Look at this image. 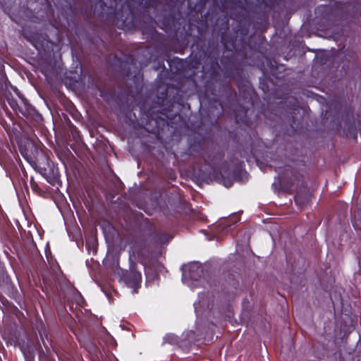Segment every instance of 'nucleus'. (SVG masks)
Wrapping results in <instances>:
<instances>
[{
  "label": "nucleus",
  "mask_w": 361,
  "mask_h": 361,
  "mask_svg": "<svg viewBox=\"0 0 361 361\" xmlns=\"http://www.w3.org/2000/svg\"><path fill=\"white\" fill-rule=\"evenodd\" d=\"M249 24L239 23L232 33L224 32L221 35V42L225 51L221 59L226 78L236 80L239 90V98L235 101L236 92L228 85L219 80L221 66L219 63L220 51L218 45L206 46V41L197 37L191 46V54L187 66L198 69L202 65V71L209 74L210 79L204 85V97L201 105L208 100L209 111L213 114V108L226 107L232 109L236 123L249 126L248 111L254 107L256 92L250 82L241 76L245 61L259 49L257 43L251 44L252 37H248Z\"/></svg>",
  "instance_id": "obj_1"
},
{
  "label": "nucleus",
  "mask_w": 361,
  "mask_h": 361,
  "mask_svg": "<svg viewBox=\"0 0 361 361\" xmlns=\"http://www.w3.org/2000/svg\"><path fill=\"white\" fill-rule=\"evenodd\" d=\"M185 20L176 6L164 0H131L115 13V25L124 32L140 30L147 39L162 41L156 24L166 33L187 40L190 34L185 31Z\"/></svg>",
  "instance_id": "obj_2"
},
{
  "label": "nucleus",
  "mask_w": 361,
  "mask_h": 361,
  "mask_svg": "<svg viewBox=\"0 0 361 361\" xmlns=\"http://www.w3.org/2000/svg\"><path fill=\"white\" fill-rule=\"evenodd\" d=\"M301 166H305L304 164L293 163L292 165L286 164L279 167L276 170L283 188L290 194L296 191L294 200L299 208L308 204L312 197L311 193L306 190L307 183L305 180V171Z\"/></svg>",
  "instance_id": "obj_3"
},
{
  "label": "nucleus",
  "mask_w": 361,
  "mask_h": 361,
  "mask_svg": "<svg viewBox=\"0 0 361 361\" xmlns=\"http://www.w3.org/2000/svg\"><path fill=\"white\" fill-rule=\"evenodd\" d=\"M171 238L168 233L160 230L156 232L150 231L147 235L141 234L135 237L132 250L134 254L136 253L138 256L143 255L157 245L168 243Z\"/></svg>",
  "instance_id": "obj_4"
},
{
  "label": "nucleus",
  "mask_w": 361,
  "mask_h": 361,
  "mask_svg": "<svg viewBox=\"0 0 361 361\" xmlns=\"http://www.w3.org/2000/svg\"><path fill=\"white\" fill-rule=\"evenodd\" d=\"M173 104H170L167 108L163 109L149 118L146 123V130L157 137L161 136L165 128L172 126L173 117L176 116V114L173 112Z\"/></svg>",
  "instance_id": "obj_5"
},
{
  "label": "nucleus",
  "mask_w": 361,
  "mask_h": 361,
  "mask_svg": "<svg viewBox=\"0 0 361 361\" xmlns=\"http://www.w3.org/2000/svg\"><path fill=\"white\" fill-rule=\"evenodd\" d=\"M19 97V99L13 98L10 94L6 96V101L11 108L18 116L25 118L27 120H34L37 123L42 121V116L39 114L36 109L32 106L23 97Z\"/></svg>",
  "instance_id": "obj_6"
},
{
  "label": "nucleus",
  "mask_w": 361,
  "mask_h": 361,
  "mask_svg": "<svg viewBox=\"0 0 361 361\" xmlns=\"http://www.w3.org/2000/svg\"><path fill=\"white\" fill-rule=\"evenodd\" d=\"M125 60H121L117 56H114V59L116 62L114 69L123 75L125 79L128 80H132L135 85V88L139 89L141 87L140 80L142 78L140 75V70L137 72L135 70L132 71V68H136V61L131 56H126Z\"/></svg>",
  "instance_id": "obj_7"
},
{
  "label": "nucleus",
  "mask_w": 361,
  "mask_h": 361,
  "mask_svg": "<svg viewBox=\"0 0 361 361\" xmlns=\"http://www.w3.org/2000/svg\"><path fill=\"white\" fill-rule=\"evenodd\" d=\"M35 47L38 51L40 59L42 61L39 64L41 72L44 76L47 77L52 69L51 64L54 57V51L52 49H44L43 44H35Z\"/></svg>",
  "instance_id": "obj_8"
},
{
  "label": "nucleus",
  "mask_w": 361,
  "mask_h": 361,
  "mask_svg": "<svg viewBox=\"0 0 361 361\" xmlns=\"http://www.w3.org/2000/svg\"><path fill=\"white\" fill-rule=\"evenodd\" d=\"M121 279L128 288L133 290V293H137L142 282V274L140 271L130 268V270L122 271Z\"/></svg>",
  "instance_id": "obj_9"
},
{
  "label": "nucleus",
  "mask_w": 361,
  "mask_h": 361,
  "mask_svg": "<svg viewBox=\"0 0 361 361\" xmlns=\"http://www.w3.org/2000/svg\"><path fill=\"white\" fill-rule=\"evenodd\" d=\"M38 171L53 186L56 185L60 180L59 169L53 161L48 160L47 166H39Z\"/></svg>",
  "instance_id": "obj_10"
},
{
  "label": "nucleus",
  "mask_w": 361,
  "mask_h": 361,
  "mask_svg": "<svg viewBox=\"0 0 361 361\" xmlns=\"http://www.w3.org/2000/svg\"><path fill=\"white\" fill-rule=\"evenodd\" d=\"M203 276V267L199 262H192L189 264L188 272L184 271L183 276L188 278L191 281H198Z\"/></svg>",
  "instance_id": "obj_11"
},
{
  "label": "nucleus",
  "mask_w": 361,
  "mask_h": 361,
  "mask_svg": "<svg viewBox=\"0 0 361 361\" xmlns=\"http://www.w3.org/2000/svg\"><path fill=\"white\" fill-rule=\"evenodd\" d=\"M66 122L73 139L75 141L78 140L80 138V132L78 128L72 123L69 118L67 117L66 118Z\"/></svg>",
  "instance_id": "obj_12"
},
{
  "label": "nucleus",
  "mask_w": 361,
  "mask_h": 361,
  "mask_svg": "<svg viewBox=\"0 0 361 361\" xmlns=\"http://www.w3.org/2000/svg\"><path fill=\"white\" fill-rule=\"evenodd\" d=\"M16 0H0V4L6 12H10L11 7L15 4Z\"/></svg>",
  "instance_id": "obj_13"
},
{
  "label": "nucleus",
  "mask_w": 361,
  "mask_h": 361,
  "mask_svg": "<svg viewBox=\"0 0 361 361\" xmlns=\"http://www.w3.org/2000/svg\"><path fill=\"white\" fill-rule=\"evenodd\" d=\"M30 183L31 189L32 190L33 192L37 194H41L42 192V189L39 188V185L37 184V182H35L33 178H31Z\"/></svg>",
  "instance_id": "obj_14"
},
{
  "label": "nucleus",
  "mask_w": 361,
  "mask_h": 361,
  "mask_svg": "<svg viewBox=\"0 0 361 361\" xmlns=\"http://www.w3.org/2000/svg\"><path fill=\"white\" fill-rule=\"evenodd\" d=\"M243 166V161H240L236 168L233 171V176L235 179H237L239 174L241 173Z\"/></svg>",
  "instance_id": "obj_15"
},
{
  "label": "nucleus",
  "mask_w": 361,
  "mask_h": 361,
  "mask_svg": "<svg viewBox=\"0 0 361 361\" xmlns=\"http://www.w3.org/2000/svg\"><path fill=\"white\" fill-rule=\"evenodd\" d=\"M207 0H199L195 5V9L198 13H202L206 6Z\"/></svg>",
  "instance_id": "obj_16"
},
{
  "label": "nucleus",
  "mask_w": 361,
  "mask_h": 361,
  "mask_svg": "<svg viewBox=\"0 0 361 361\" xmlns=\"http://www.w3.org/2000/svg\"><path fill=\"white\" fill-rule=\"evenodd\" d=\"M274 111H269L266 109H264L262 113L264 116L265 118H267L270 120L276 121V119L275 117L276 116V114L274 113Z\"/></svg>",
  "instance_id": "obj_17"
},
{
  "label": "nucleus",
  "mask_w": 361,
  "mask_h": 361,
  "mask_svg": "<svg viewBox=\"0 0 361 361\" xmlns=\"http://www.w3.org/2000/svg\"><path fill=\"white\" fill-rule=\"evenodd\" d=\"M73 299L75 301L78 306H79V307L83 306V305L85 303V300L80 294H79L78 295H76Z\"/></svg>",
  "instance_id": "obj_18"
},
{
  "label": "nucleus",
  "mask_w": 361,
  "mask_h": 361,
  "mask_svg": "<svg viewBox=\"0 0 361 361\" xmlns=\"http://www.w3.org/2000/svg\"><path fill=\"white\" fill-rule=\"evenodd\" d=\"M175 338L173 337V336L172 335H166L164 338V340L166 341V342H169L170 343H172V341Z\"/></svg>",
  "instance_id": "obj_19"
},
{
  "label": "nucleus",
  "mask_w": 361,
  "mask_h": 361,
  "mask_svg": "<svg viewBox=\"0 0 361 361\" xmlns=\"http://www.w3.org/2000/svg\"><path fill=\"white\" fill-rule=\"evenodd\" d=\"M232 184H233V181L230 179L224 180V185L227 188L231 187L232 185Z\"/></svg>",
  "instance_id": "obj_20"
},
{
  "label": "nucleus",
  "mask_w": 361,
  "mask_h": 361,
  "mask_svg": "<svg viewBox=\"0 0 361 361\" xmlns=\"http://www.w3.org/2000/svg\"><path fill=\"white\" fill-rule=\"evenodd\" d=\"M173 102L177 103V104H180L183 101H182V99L180 97L177 98L176 97H173Z\"/></svg>",
  "instance_id": "obj_21"
},
{
  "label": "nucleus",
  "mask_w": 361,
  "mask_h": 361,
  "mask_svg": "<svg viewBox=\"0 0 361 361\" xmlns=\"http://www.w3.org/2000/svg\"><path fill=\"white\" fill-rule=\"evenodd\" d=\"M4 253L6 254V255L7 256V257H8V259H11V261L12 259H14V258H13L12 256H11V255H9V253H8L7 251H6V250H5V251H4Z\"/></svg>",
  "instance_id": "obj_22"
},
{
  "label": "nucleus",
  "mask_w": 361,
  "mask_h": 361,
  "mask_svg": "<svg viewBox=\"0 0 361 361\" xmlns=\"http://www.w3.org/2000/svg\"><path fill=\"white\" fill-rule=\"evenodd\" d=\"M42 343H43V345H44V346L45 349L47 350V351H48V350H49V347L47 345V344H46V343H45V342L44 341L43 338H42Z\"/></svg>",
  "instance_id": "obj_23"
},
{
  "label": "nucleus",
  "mask_w": 361,
  "mask_h": 361,
  "mask_svg": "<svg viewBox=\"0 0 361 361\" xmlns=\"http://www.w3.org/2000/svg\"><path fill=\"white\" fill-rule=\"evenodd\" d=\"M34 357H32L30 359L29 357L27 358V361H32L31 360H33Z\"/></svg>",
  "instance_id": "obj_24"
},
{
  "label": "nucleus",
  "mask_w": 361,
  "mask_h": 361,
  "mask_svg": "<svg viewBox=\"0 0 361 361\" xmlns=\"http://www.w3.org/2000/svg\"><path fill=\"white\" fill-rule=\"evenodd\" d=\"M68 305H69L70 309H73L72 306H71V305H69V302H68Z\"/></svg>",
  "instance_id": "obj_25"
},
{
  "label": "nucleus",
  "mask_w": 361,
  "mask_h": 361,
  "mask_svg": "<svg viewBox=\"0 0 361 361\" xmlns=\"http://www.w3.org/2000/svg\"><path fill=\"white\" fill-rule=\"evenodd\" d=\"M47 259L49 263L50 264V262H49V257L47 255Z\"/></svg>",
  "instance_id": "obj_26"
},
{
  "label": "nucleus",
  "mask_w": 361,
  "mask_h": 361,
  "mask_svg": "<svg viewBox=\"0 0 361 361\" xmlns=\"http://www.w3.org/2000/svg\"><path fill=\"white\" fill-rule=\"evenodd\" d=\"M99 40L101 41V42H102V44H104V41H103L102 39H99Z\"/></svg>",
  "instance_id": "obj_27"
},
{
  "label": "nucleus",
  "mask_w": 361,
  "mask_h": 361,
  "mask_svg": "<svg viewBox=\"0 0 361 361\" xmlns=\"http://www.w3.org/2000/svg\"><path fill=\"white\" fill-rule=\"evenodd\" d=\"M178 63H181V64H182V63H183V61H178Z\"/></svg>",
  "instance_id": "obj_28"
},
{
  "label": "nucleus",
  "mask_w": 361,
  "mask_h": 361,
  "mask_svg": "<svg viewBox=\"0 0 361 361\" xmlns=\"http://www.w3.org/2000/svg\"><path fill=\"white\" fill-rule=\"evenodd\" d=\"M262 88L263 91H264V92L266 91L265 89L264 88V87H262Z\"/></svg>",
  "instance_id": "obj_29"
},
{
  "label": "nucleus",
  "mask_w": 361,
  "mask_h": 361,
  "mask_svg": "<svg viewBox=\"0 0 361 361\" xmlns=\"http://www.w3.org/2000/svg\"><path fill=\"white\" fill-rule=\"evenodd\" d=\"M39 334H40V336H42V333H41V331H39Z\"/></svg>",
  "instance_id": "obj_30"
},
{
  "label": "nucleus",
  "mask_w": 361,
  "mask_h": 361,
  "mask_svg": "<svg viewBox=\"0 0 361 361\" xmlns=\"http://www.w3.org/2000/svg\"><path fill=\"white\" fill-rule=\"evenodd\" d=\"M360 16H361V13H360Z\"/></svg>",
  "instance_id": "obj_31"
}]
</instances>
